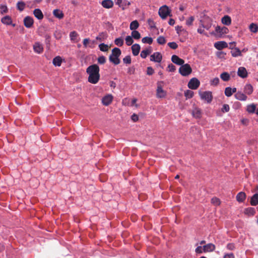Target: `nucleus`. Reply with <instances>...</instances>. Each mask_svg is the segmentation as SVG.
I'll use <instances>...</instances> for the list:
<instances>
[{
	"instance_id": "f257e3e1",
	"label": "nucleus",
	"mask_w": 258,
	"mask_h": 258,
	"mask_svg": "<svg viewBox=\"0 0 258 258\" xmlns=\"http://www.w3.org/2000/svg\"><path fill=\"white\" fill-rule=\"evenodd\" d=\"M99 67L96 64L89 66L86 69V73L89 75L88 81L93 84L97 83L100 79Z\"/></svg>"
},
{
	"instance_id": "f03ea898",
	"label": "nucleus",
	"mask_w": 258,
	"mask_h": 258,
	"mask_svg": "<svg viewBox=\"0 0 258 258\" xmlns=\"http://www.w3.org/2000/svg\"><path fill=\"white\" fill-rule=\"evenodd\" d=\"M121 54L120 49L117 47H115L112 49L111 54L109 57V61L115 65H117L120 63V60L119 57Z\"/></svg>"
},
{
	"instance_id": "7ed1b4c3",
	"label": "nucleus",
	"mask_w": 258,
	"mask_h": 258,
	"mask_svg": "<svg viewBox=\"0 0 258 258\" xmlns=\"http://www.w3.org/2000/svg\"><path fill=\"white\" fill-rule=\"evenodd\" d=\"M192 72V69L188 63L183 64L179 69V73L182 76L186 77L189 75Z\"/></svg>"
},
{
	"instance_id": "20e7f679",
	"label": "nucleus",
	"mask_w": 258,
	"mask_h": 258,
	"mask_svg": "<svg viewBox=\"0 0 258 258\" xmlns=\"http://www.w3.org/2000/svg\"><path fill=\"white\" fill-rule=\"evenodd\" d=\"M199 95L202 100L206 101L208 103H211L212 101L213 96L211 91H200Z\"/></svg>"
},
{
	"instance_id": "39448f33",
	"label": "nucleus",
	"mask_w": 258,
	"mask_h": 258,
	"mask_svg": "<svg viewBox=\"0 0 258 258\" xmlns=\"http://www.w3.org/2000/svg\"><path fill=\"white\" fill-rule=\"evenodd\" d=\"M158 13L162 19H165L168 16H170V10L167 6L164 5L160 8Z\"/></svg>"
},
{
	"instance_id": "423d86ee",
	"label": "nucleus",
	"mask_w": 258,
	"mask_h": 258,
	"mask_svg": "<svg viewBox=\"0 0 258 258\" xmlns=\"http://www.w3.org/2000/svg\"><path fill=\"white\" fill-rule=\"evenodd\" d=\"M200 85V81L196 78H192L188 82L187 86L190 89L196 90L198 88Z\"/></svg>"
},
{
	"instance_id": "0eeeda50",
	"label": "nucleus",
	"mask_w": 258,
	"mask_h": 258,
	"mask_svg": "<svg viewBox=\"0 0 258 258\" xmlns=\"http://www.w3.org/2000/svg\"><path fill=\"white\" fill-rule=\"evenodd\" d=\"M162 59V56L161 54L159 52H154L150 56V60L160 62Z\"/></svg>"
},
{
	"instance_id": "6e6552de",
	"label": "nucleus",
	"mask_w": 258,
	"mask_h": 258,
	"mask_svg": "<svg viewBox=\"0 0 258 258\" xmlns=\"http://www.w3.org/2000/svg\"><path fill=\"white\" fill-rule=\"evenodd\" d=\"M33 23V19L30 16H27L24 19V25L26 28H30L32 27Z\"/></svg>"
},
{
	"instance_id": "1a4fd4ad",
	"label": "nucleus",
	"mask_w": 258,
	"mask_h": 258,
	"mask_svg": "<svg viewBox=\"0 0 258 258\" xmlns=\"http://www.w3.org/2000/svg\"><path fill=\"white\" fill-rule=\"evenodd\" d=\"M113 96L111 94H108L104 97H103L102 99V103L105 106L109 105L112 101Z\"/></svg>"
},
{
	"instance_id": "9d476101",
	"label": "nucleus",
	"mask_w": 258,
	"mask_h": 258,
	"mask_svg": "<svg viewBox=\"0 0 258 258\" xmlns=\"http://www.w3.org/2000/svg\"><path fill=\"white\" fill-rule=\"evenodd\" d=\"M171 61L175 64L181 66L184 63V60L179 58L176 55H173L171 57Z\"/></svg>"
},
{
	"instance_id": "9b49d317",
	"label": "nucleus",
	"mask_w": 258,
	"mask_h": 258,
	"mask_svg": "<svg viewBox=\"0 0 258 258\" xmlns=\"http://www.w3.org/2000/svg\"><path fill=\"white\" fill-rule=\"evenodd\" d=\"M237 75L242 78H245L247 76V72L244 67H239L238 69Z\"/></svg>"
},
{
	"instance_id": "f8f14e48",
	"label": "nucleus",
	"mask_w": 258,
	"mask_h": 258,
	"mask_svg": "<svg viewBox=\"0 0 258 258\" xmlns=\"http://www.w3.org/2000/svg\"><path fill=\"white\" fill-rule=\"evenodd\" d=\"M113 5V2L112 0H103L101 2L102 6L105 9L112 8Z\"/></svg>"
},
{
	"instance_id": "ddd939ff",
	"label": "nucleus",
	"mask_w": 258,
	"mask_h": 258,
	"mask_svg": "<svg viewBox=\"0 0 258 258\" xmlns=\"http://www.w3.org/2000/svg\"><path fill=\"white\" fill-rule=\"evenodd\" d=\"M215 48L219 50L228 46L227 43L225 41H218L214 44Z\"/></svg>"
},
{
	"instance_id": "4468645a",
	"label": "nucleus",
	"mask_w": 258,
	"mask_h": 258,
	"mask_svg": "<svg viewBox=\"0 0 258 258\" xmlns=\"http://www.w3.org/2000/svg\"><path fill=\"white\" fill-rule=\"evenodd\" d=\"M166 95V92L163 90L161 85H158L157 89V96L158 98H164Z\"/></svg>"
},
{
	"instance_id": "2eb2a0df",
	"label": "nucleus",
	"mask_w": 258,
	"mask_h": 258,
	"mask_svg": "<svg viewBox=\"0 0 258 258\" xmlns=\"http://www.w3.org/2000/svg\"><path fill=\"white\" fill-rule=\"evenodd\" d=\"M234 96L236 99L240 101H245L247 98L245 94L240 91H238Z\"/></svg>"
},
{
	"instance_id": "dca6fc26",
	"label": "nucleus",
	"mask_w": 258,
	"mask_h": 258,
	"mask_svg": "<svg viewBox=\"0 0 258 258\" xmlns=\"http://www.w3.org/2000/svg\"><path fill=\"white\" fill-rule=\"evenodd\" d=\"M215 246L212 243H208L203 246L204 252H211L215 250Z\"/></svg>"
},
{
	"instance_id": "f3484780",
	"label": "nucleus",
	"mask_w": 258,
	"mask_h": 258,
	"mask_svg": "<svg viewBox=\"0 0 258 258\" xmlns=\"http://www.w3.org/2000/svg\"><path fill=\"white\" fill-rule=\"evenodd\" d=\"M141 47L139 44H133L132 46V50L133 54L134 56H137L139 54L140 52Z\"/></svg>"
},
{
	"instance_id": "a211bd4d",
	"label": "nucleus",
	"mask_w": 258,
	"mask_h": 258,
	"mask_svg": "<svg viewBox=\"0 0 258 258\" xmlns=\"http://www.w3.org/2000/svg\"><path fill=\"white\" fill-rule=\"evenodd\" d=\"M253 91V87L250 84H247L244 87V92L247 94L250 95L252 93Z\"/></svg>"
},
{
	"instance_id": "6ab92c4d",
	"label": "nucleus",
	"mask_w": 258,
	"mask_h": 258,
	"mask_svg": "<svg viewBox=\"0 0 258 258\" xmlns=\"http://www.w3.org/2000/svg\"><path fill=\"white\" fill-rule=\"evenodd\" d=\"M33 14L38 20H42L43 18V14L39 9H36L33 11Z\"/></svg>"
},
{
	"instance_id": "aec40b11",
	"label": "nucleus",
	"mask_w": 258,
	"mask_h": 258,
	"mask_svg": "<svg viewBox=\"0 0 258 258\" xmlns=\"http://www.w3.org/2000/svg\"><path fill=\"white\" fill-rule=\"evenodd\" d=\"M236 200L239 202L242 203L244 201L246 198V195L244 192H240L236 196Z\"/></svg>"
},
{
	"instance_id": "412c9836",
	"label": "nucleus",
	"mask_w": 258,
	"mask_h": 258,
	"mask_svg": "<svg viewBox=\"0 0 258 258\" xmlns=\"http://www.w3.org/2000/svg\"><path fill=\"white\" fill-rule=\"evenodd\" d=\"M33 49L34 51L38 53H41L43 50L42 46L38 42L35 43L34 44Z\"/></svg>"
},
{
	"instance_id": "4be33fe9",
	"label": "nucleus",
	"mask_w": 258,
	"mask_h": 258,
	"mask_svg": "<svg viewBox=\"0 0 258 258\" xmlns=\"http://www.w3.org/2000/svg\"><path fill=\"white\" fill-rule=\"evenodd\" d=\"M244 213L248 216H252L255 213V211L254 208L249 207L244 209Z\"/></svg>"
},
{
	"instance_id": "5701e85b",
	"label": "nucleus",
	"mask_w": 258,
	"mask_h": 258,
	"mask_svg": "<svg viewBox=\"0 0 258 258\" xmlns=\"http://www.w3.org/2000/svg\"><path fill=\"white\" fill-rule=\"evenodd\" d=\"M53 15L59 19H62L64 17L63 13L59 9H55L53 11Z\"/></svg>"
},
{
	"instance_id": "b1692460",
	"label": "nucleus",
	"mask_w": 258,
	"mask_h": 258,
	"mask_svg": "<svg viewBox=\"0 0 258 258\" xmlns=\"http://www.w3.org/2000/svg\"><path fill=\"white\" fill-rule=\"evenodd\" d=\"M222 23L227 26H229L231 24V19L228 15L224 16L221 20Z\"/></svg>"
},
{
	"instance_id": "393cba45",
	"label": "nucleus",
	"mask_w": 258,
	"mask_h": 258,
	"mask_svg": "<svg viewBox=\"0 0 258 258\" xmlns=\"http://www.w3.org/2000/svg\"><path fill=\"white\" fill-rule=\"evenodd\" d=\"M250 204L251 206H256L258 205V194H255L252 196Z\"/></svg>"
},
{
	"instance_id": "a878e982",
	"label": "nucleus",
	"mask_w": 258,
	"mask_h": 258,
	"mask_svg": "<svg viewBox=\"0 0 258 258\" xmlns=\"http://www.w3.org/2000/svg\"><path fill=\"white\" fill-rule=\"evenodd\" d=\"M152 51L151 47H149L145 50H143L141 53V57L145 58L148 55H149Z\"/></svg>"
},
{
	"instance_id": "bb28decb",
	"label": "nucleus",
	"mask_w": 258,
	"mask_h": 258,
	"mask_svg": "<svg viewBox=\"0 0 258 258\" xmlns=\"http://www.w3.org/2000/svg\"><path fill=\"white\" fill-rule=\"evenodd\" d=\"M192 114L194 117L200 118L202 115L201 111L199 108H195L192 110Z\"/></svg>"
},
{
	"instance_id": "cd10ccee",
	"label": "nucleus",
	"mask_w": 258,
	"mask_h": 258,
	"mask_svg": "<svg viewBox=\"0 0 258 258\" xmlns=\"http://www.w3.org/2000/svg\"><path fill=\"white\" fill-rule=\"evenodd\" d=\"M52 62L55 66L59 67L61 66L62 59L60 56H57L53 59Z\"/></svg>"
},
{
	"instance_id": "c85d7f7f",
	"label": "nucleus",
	"mask_w": 258,
	"mask_h": 258,
	"mask_svg": "<svg viewBox=\"0 0 258 258\" xmlns=\"http://www.w3.org/2000/svg\"><path fill=\"white\" fill-rule=\"evenodd\" d=\"M1 22L4 24L10 25L12 24V21L10 16H6L2 19Z\"/></svg>"
},
{
	"instance_id": "c756f323",
	"label": "nucleus",
	"mask_w": 258,
	"mask_h": 258,
	"mask_svg": "<svg viewBox=\"0 0 258 258\" xmlns=\"http://www.w3.org/2000/svg\"><path fill=\"white\" fill-rule=\"evenodd\" d=\"M221 79L225 82L228 81L230 79V76L227 72H223L220 75Z\"/></svg>"
},
{
	"instance_id": "7c9ffc66",
	"label": "nucleus",
	"mask_w": 258,
	"mask_h": 258,
	"mask_svg": "<svg viewBox=\"0 0 258 258\" xmlns=\"http://www.w3.org/2000/svg\"><path fill=\"white\" fill-rule=\"evenodd\" d=\"M139 26V22L137 20L132 21L130 25V28L131 30H136Z\"/></svg>"
},
{
	"instance_id": "2f4dec72",
	"label": "nucleus",
	"mask_w": 258,
	"mask_h": 258,
	"mask_svg": "<svg viewBox=\"0 0 258 258\" xmlns=\"http://www.w3.org/2000/svg\"><path fill=\"white\" fill-rule=\"evenodd\" d=\"M231 54L233 57H237L241 55V52L238 48H235L231 51Z\"/></svg>"
},
{
	"instance_id": "473e14b6",
	"label": "nucleus",
	"mask_w": 258,
	"mask_h": 258,
	"mask_svg": "<svg viewBox=\"0 0 258 258\" xmlns=\"http://www.w3.org/2000/svg\"><path fill=\"white\" fill-rule=\"evenodd\" d=\"M249 30L251 32L256 33L258 32V25L254 23H251L249 26Z\"/></svg>"
},
{
	"instance_id": "72a5a7b5",
	"label": "nucleus",
	"mask_w": 258,
	"mask_h": 258,
	"mask_svg": "<svg viewBox=\"0 0 258 258\" xmlns=\"http://www.w3.org/2000/svg\"><path fill=\"white\" fill-rule=\"evenodd\" d=\"M256 109V106L254 104L248 105L247 106L246 110L249 113H253L255 112Z\"/></svg>"
},
{
	"instance_id": "f704fd0d",
	"label": "nucleus",
	"mask_w": 258,
	"mask_h": 258,
	"mask_svg": "<svg viewBox=\"0 0 258 258\" xmlns=\"http://www.w3.org/2000/svg\"><path fill=\"white\" fill-rule=\"evenodd\" d=\"M25 4L22 1L18 2L17 4V8L20 11H22L25 9Z\"/></svg>"
},
{
	"instance_id": "c9c22d12",
	"label": "nucleus",
	"mask_w": 258,
	"mask_h": 258,
	"mask_svg": "<svg viewBox=\"0 0 258 258\" xmlns=\"http://www.w3.org/2000/svg\"><path fill=\"white\" fill-rule=\"evenodd\" d=\"M194 93L193 91L187 90L184 92V96L186 99H189L193 97Z\"/></svg>"
},
{
	"instance_id": "e433bc0d",
	"label": "nucleus",
	"mask_w": 258,
	"mask_h": 258,
	"mask_svg": "<svg viewBox=\"0 0 258 258\" xmlns=\"http://www.w3.org/2000/svg\"><path fill=\"white\" fill-rule=\"evenodd\" d=\"M131 36L135 39H139L141 38V34L138 31L133 30Z\"/></svg>"
},
{
	"instance_id": "4c0bfd02",
	"label": "nucleus",
	"mask_w": 258,
	"mask_h": 258,
	"mask_svg": "<svg viewBox=\"0 0 258 258\" xmlns=\"http://www.w3.org/2000/svg\"><path fill=\"white\" fill-rule=\"evenodd\" d=\"M142 41L144 43H148L151 44L153 42V39L150 37H145L142 38Z\"/></svg>"
},
{
	"instance_id": "58836bf2",
	"label": "nucleus",
	"mask_w": 258,
	"mask_h": 258,
	"mask_svg": "<svg viewBox=\"0 0 258 258\" xmlns=\"http://www.w3.org/2000/svg\"><path fill=\"white\" fill-rule=\"evenodd\" d=\"M114 43L118 46H122L123 44V40L120 37L116 38L114 40Z\"/></svg>"
},
{
	"instance_id": "ea45409f",
	"label": "nucleus",
	"mask_w": 258,
	"mask_h": 258,
	"mask_svg": "<svg viewBox=\"0 0 258 258\" xmlns=\"http://www.w3.org/2000/svg\"><path fill=\"white\" fill-rule=\"evenodd\" d=\"M99 49L103 52L107 51L108 50V46L104 43H101L99 45Z\"/></svg>"
},
{
	"instance_id": "a19ab883",
	"label": "nucleus",
	"mask_w": 258,
	"mask_h": 258,
	"mask_svg": "<svg viewBox=\"0 0 258 258\" xmlns=\"http://www.w3.org/2000/svg\"><path fill=\"white\" fill-rule=\"evenodd\" d=\"M125 40L126 44L128 46L131 45L134 42L133 37L131 36H127L125 37Z\"/></svg>"
},
{
	"instance_id": "79ce46f5",
	"label": "nucleus",
	"mask_w": 258,
	"mask_h": 258,
	"mask_svg": "<svg viewBox=\"0 0 258 258\" xmlns=\"http://www.w3.org/2000/svg\"><path fill=\"white\" fill-rule=\"evenodd\" d=\"M202 26L203 28L206 29L207 30H209L212 26V23L210 21L207 23L203 22L202 23Z\"/></svg>"
},
{
	"instance_id": "37998d69",
	"label": "nucleus",
	"mask_w": 258,
	"mask_h": 258,
	"mask_svg": "<svg viewBox=\"0 0 258 258\" xmlns=\"http://www.w3.org/2000/svg\"><path fill=\"white\" fill-rule=\"evenodd\" d=\"M98 63L100 64H104L106 61V57L104 56H100L97 58Z\"/></svg>"
},
{
	"instance_id": "c03bdc74",
	"label": "nucleus",
	"mask_w": 258,
	"mask_h": 258,
	"mask_svg": "<svg viewBox=\"0 0 258 258\" xmlns=\"http://www.w3.org/2000/svg\"><path fill=\"white\" fill-rule=\"evenodd\" d=\"M232 88L230 87H226L225 89V94L227 97H230L232 95Z\"/></svg>"
},
{
	"instance_id": "a18cd8bd",
	"label": "nucleus",
	"mask_w": 258,
	"mask_h": 258,
	"mask_svg": "<svg viewBox=\"0 0 258 258\" xmlns=\"http://www.w3.org/2000/svg\"><path fill=\"white\" fill-rule=\"evenodd\" d=\"M157 41L159 44L163 45L166 43V39L163 36H160L158 37Z\"/></svg>"
},
{
	"instance_id": "49530a36",
	"label": "nucleus",
	"mask_w": 258,
	"mask_h": 258,
	"mask_svg": "<svg viewBox=\"0 0 258 258\" xmlns=\"http://www.w3.org/2000/svg\"><path fill=\"white\" fill-rule=\"evenodd\" d=\"M78 36V34L77 32H76V31H72L70 34V37L71 40L75 41L76 39Z\"/></svg>"
},
{
	"instance_id": "de8ad7c7",
	"label": "nucleus",
	"mask_w": 258,
	"mask_h": 258,
	"mask_svg": "<svg viewBox=\"0 0 258 258\" xmlns=\"http://www.w3.org/2000/svg\"><path fill=\"white\" fill-rule=\"evenodd\" d=\"M123 62L125 64H131L132 62L131 57L130 55H127L123 58Z\"/></svg>"
},
{
	"instance_id": "09e8293b",
	"label": "nucleus",
	"mask_w": 258,
	"mask_h": 258,
	"mask_svg": "<svg viewBox=\"0 0 258 258\" xmlns=\"http://www.w3.org/2000/svg\"><path fill=\"white\" fill-rule=\"evenodd\" d=\"M131 5V3L130 2H128L126 0H124L123 1V3L122 4V10H125L127 7Z\"/></svg>"
},
{
	"instance_id": "8fccbe9b",
	"label": "nucleus",
	"mask_w": 258,
	"mask_h": 258,
	"mask_svg": "<svg viewBox=\"0 0 258 258\" xmlns=\"http://www.w3.org/2000/svg\"><path fill=\"white\" fill-rule=\"evenodd\" d=\"M211 203L216 206H218L220 205V201L218 198L215 197L211 199Z\"/></svg>"
},
{
	"instance_id": "3c124183",
	"label": "nucleus",
	"mask_w": 258,
	"mask_h": 258,
	"mask_svg": "<svg viewBox=\"0 0 258 258\" xmlns=\"http://www.w3.org/2000/svg\"><path fill=\"white\" fill-rule=\"evenodd\" d=\"M229 110H230L229 106V105H228L227 104H224L223 105L222 108H221V111L223 113L227 112L229 111Z\"/></svg>"
},
{
	"instance_id": "603ef678",
	"label": "nucleus",
	"mask_w": 258,
	"mask_h": 258,
	"mask_svg": "<svg viewBox=\"0 0 258 258\" xmlns=\"http://www.w3.org/2000/svg\"><path fill=\"white\" fill-rule=\"evenodd\" d=\"M226 53L223 52V51H218L217 53H216V55L219 58H224L226 55Z\"/></svg>"
},
{
	"instance_id": "864d4df0",
	"label": "nucleus",
	"mask_w": 258,
	"mask_h": 258,
	"mask_svg": "<svg viewBox=\"0 0 258 258\" xmlns=\"http://www.w3.org/2000/svg\"><path fill=\"white\" fill-rule=\"evenodd\" d=\"M168 45L169 47H170L171 48L173 49H175L178 47V45L175 42H169L168 43Z\"/></svg>"
},
{
	"instance_id": "5fc2aeb1",
	"label": "nucleus",
	"mask_w": 258,
	"mask_h": 258,
	"mask_svg": "<svg viewBox=\"0 0 258 258\" xmlns=\"http://www.w3.org/2000/svg\"><path fill=\"white\" fill-rule=\"evenodd\" d=\"M219 83V79L218 78L216 77L214 78L213 80L211 81V85L213 86H216Z\"/></svg>"
},
{
	"instance_id": "6e6d98bb",
	"label": "nucleus",
	"mask_w": 258,
	"mask_h": 258,
	"mask_svg": "<svg viewBox=\"0 0 258 258\" xmlns=\"http://www.w3.org/2000/svg\"><path fill=\"white\" fill-rule=\"evenodd\" d=\"M0 9L2 10L1 13L2 14L4 13H7L8 11V8L5 5H1L0 6Z\"/></svg>"
},
{
	"instance_id": "4d7b16f0",
	"label": "nucleus",
	"mask_w": 258,
	"mask_h": 258,
	"mask_svg": "<svg viewBox=\"0 0 258 258\" xmlns=\"http://www.w3.org/2000/svg\"><path fill=\"white\" fill-rule=\"evenodd\" d=\"M168 71L174 72L176 70V67L173 64L170 63L168 66Z\"/></svg>"
},
{
	"instance_id": "13d9d810",
	"label": "nucleus",
	"mask_w": 258,
	"mask_h": 258,
	"mask_svg": "<svg viewBox=\"0 0 258 258\" xmlns=\"http://www.w3.org/2000/svg\"><path fill=\"white\" fill-rule=\"evenodd\" d=\"M194 17L193 16H191L187 20H186V24L187 25H192V22L193 21H194Z\"/></svg>"
},
{
	"instance_id": "bf43d9fd",
	"label": "nucleus",
	"mask_w": 258,
	"mask_h": 258,
	"mask_svg": "<svg viewBox=\"0 0 258 258\" xmlns=\"http://www.w3.org/2000/svg\"><path fill=\"white\" fill-rule=\"evenodd\" d=\"M154 71L151 67L147 68V74L148 75H152L154 74Z\"/></svg>"
},
{
	"instance_id": "052dcab7",
	"label": "nucleus",
	"mask_w": 258,
	"mask_h": 258,
	"mask_svg": "<svg viewBox=\"0 0 258 258\" xmlns=\"http://www.w3.org/2000/svg\"><path fill=\"white\" fill-rule=\"evenodd\" d=\"M226 247H227V249H228L229 250H233L235 249V245L233 243H230L227 244Z\"/></svg>"
},
{
	"instance_id": "680f3d73",
	"label": "nucleus",
	"mask_w": 258,
	"mask_h": 258,
	"mask_svg": "<svg viewBox=\"0 0 258 258\" xmlns=\"http://www.w3.org/2000/svg\"><path fill=\"white\" fill-rule=\"evenodd\" d=\"M195 251L197 253H202L204 251L203 247L201 246H199L196 248Z\"/></svg>"
},
{
	"instance_id": "e2e57ef3",
	"label": "nucleus",
	"mask_w": 258,
	"mask_h": 258,
	"mask_svg": "<svg viewBox=\"0 0 258 258\" xmlns=\"http://www.w3.org/2000/svg\"><path fill=\"white\" fill-rule=\"evenodd\" d=\"M54 35L57 39H60L61 38V34L60 32L55 31L54 33Z\"/></svg>"
},
{
	"instance_id": "0e129e2a",
	"label": "nucleus",
	"mask_w": 258,
	"mask_h": 258,
	"mask_svg": "<svg viewBox=\"0 0 258 258\" xmlns=\"http://www.w3.org/2000/svg\"><path fill=\"white\" fill-rule=\"evenodd\" d=\"M148 23L149 25V26L151 27V28H154L155 27V24L152 19H148Z\"/></svg>"
},
{
	"instance_id": "69168bd1",
	"label": "nucleus",
	"mask_w": 258,
	"mask_h": 258,
	"mask_svg": "<svg viewBox=\"0 0 258 258\" xmlns=\"http://www.w3.org/2000/svg\"><path fill=\"white\" fill-rule=\"evenodd\" d=\"M50 35L49 34H46L45 35V42L46 44H49L50 42Z\"/></svg>"
},
{
	"instance_id": "338daca9",
	"label": "nucleus",
	"mask_w": 258,
	"mask_h": 258,
	"mask_svg": "<svg viewBox=\"0 0 258 258\" xmlns=\"http://www.w3.org/2000/svg\"><path fill=\"white\" fill-rule=\"evenodd\" d=\"M131 118L134 122H136L138 120L139 117L137 114L134 113L132 115Z\"/></svg>"
},
{
	"instance_id": "774afa93",
	"label": "nucleus",
	"mask_w": 258,
	"mask_h": 258,
	"mask_svg": "<svg viewBox=\"0 0 258 258\" xmlns=\"http://www.w3.org/2000/svg\"><path fill=\"white\" fill-rule=\"evenodd\" d=\"M224 258H235L234 254L231 253L226 254L224 255Z\"/></svg>"
}]
</instances>
